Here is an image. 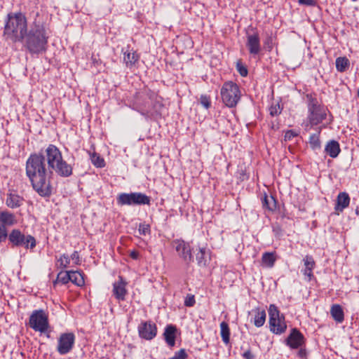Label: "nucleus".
<instances>
[{
  "label": "nucleus",
  "instance_id": "nucleus-52",
  "mask_svg": "<svg viewBox=\"0 0 359 359\" xmlns=\"http://www.w3.org/2000/svg\"><path fill=\"white\" fill-rule=\"evenodd\" d=\"M352 1H357L358 0H351Z\"/></svg>",
  "mask_w": 359,
  "mask_h": 359
},
{
  "label": "nucleus",
  "instance_id": "nucleus-16",
  "mask_svg": "<svg viewBox=\"0 0 359 359\" xmlns=\"http://www.w3.org/2000/svg\"><path fill=\"white\" fill-rule=\"evenodd\" d=\"M127 283L121 276H118V280L113 283L112 292L115 298L118 301H124L128 293L126 288Z\"/></svg>",
  "mask_w": 359,
  "mask_h": 359
},
{
  "label": "nucleus",
  "instance_id": "nucleus-49",
  "mask_svg": "<svg viewBox=\"0 0 359 359\" xmlns=\"http://www.w3.org/2000/svg\"><path fill=\"white\" fill-rule=\"evenodd\" d=\"M130 256L133 259H137L139 257V252L137 251L133 250L130 252Z\"/></svg>",
  "mask_w": 359,
  "mask_h": 359
},
{
  "label": "nucleus",
  "instance_id": "nucleus-21",
  "mask_svg": "<svg viewBox=\"0 0 359 359\" xmlns=\"http://www.w3.org/2000/svg\"><path fill=\"white\" fill-rule=\"evenodd\" d=\"M305 269L303 270V274L307 277V280H311L313 276V269L315 266V262L311 256L306 255L304 259Z\"/></svg>",
  "mask_w": 359,
  "mask_h": 359
},
{
  "label": "nucleus",
  "instance_id": "nucleus-42",
  "mask_svg": "<svg viewBox=\"0 0 359 359\" xmlns=\"http://www.w3.org/2000/svg\"><path fill=\"white\" fill-rule=\"evenodd\" d=\"M201 104L205 108L208 109L210 107V101L209 97L206 95H201L200 97Z\"/></svg>",
  "mask_w": 359,
  "mask_h": 359
},
{
  "label": "nucleus",
  "instance_id": "nucleus-18",
  "mask_svg": "<svg viewBox=\"0 0 359 359\" xmlns=\"http://www.w3.org/2000/svg\"><path fill=\"white\" fill-rule=\"evenodd\" d=\"M17 223L15 215L8 211L4 210L0 212V225L6 226H11Z\"/></svg>",
  "mask_w": 359,
  "mask_h": 359
},
{
  "label": "nucleus",
  "instance_id": "nucleus-43",
  "mask_svg": "<svg viewBox=\"0 0 359 359\" xmlns=\"http://www.w3.org/2000/svg\"><path fill=\"white\" fill-rule=\"evenodd\" d=\"M298 135V133L292 130H287L284 136V140L285 141H290L293 137Z\"/></svg>",
  "mask_w": 359,
  "mask_h": 359
},
{
  "label": "nucleus",
  "instance_id": "nucleus-36",
  "mask_svg": "<svg viewBox=\"0 0 359 359\" xmlns=\"http://www.w3.org/2000/svg\"><path fill=\"white\" fill-rule=\"evenodd\" d=\"M236 69L241 76H246L248 75V69L241 62H237Z\"/></svg>",
  "mask_w": 359,
  "mask_h": 359
},
{
  "label": "nucleus",
  "instance_id": "nucleus-14",
  "mask_svg": "<svg viewBox=\"0 0 359 359\" xmlns=\"http://www.w3.org/2000/svg\"><path fill=\"white\" fill-rule=\"evenodd\" d=\"M173 245L179 255L185 262L189 263L193 261L191 248L188 243H186L182 240H176L174 241Z\"/></svg>",
  "mask_w": 359,
  "mask_h": 359
},
{
  "label": "nucleus",
  "instance_id": "nucleus-33",
  "mask_svg": "<svg viewBox=\"0 0 359 359\" xmlns=\"http://www.w3.org/2000/svg\"><path fill=\"white\" fill-rule=\"evenodd\" d=\"M90 159L92 163L97 168H102L104 166V159L101 158L97 154L93 153L90 156Z\"/></svg>",
  "mask_w": 359,
  "mask_h": 359
},
{
  "label": "nucleus",
  "instance_id": "nucleus-24",
  "mask_svg": "<svg viewBox=\"0 0 359 359\" xmlns=\"http://www.w3.org/2000/svg\"><path fill=\"white\" fill-rule=\"evenodd\" d=\"M330 313L333 319L338 322L342 323L344 319V314L341 306L339 304H334L330 309Z\"/></svg>",
  "mask_w": 359,
  "mask_h": 359
},
{
  "label": "nucleus",
  "instance_id": "nucleus-31",
  "mask_svg": "<svg viewBox=\"0 0 359 359\" xmlns=\"http://www.w3.org/2000/svg\"><path fill=\"white\" fill-rule=\"evenodd\" d=\"M262 205L269 210L273 211L276 209V201L273 196L269 198L265 195L262 199Z\"/></svg>",
  "mask_w": 359,
  "mask_h": 359
},
{
  "label": "nucleus",
  "instance_id": "nucleus-38",
  "mask_svg": "<svg viewBox=\"0 0 359 359\" xmlns=\"http://www.w3.org/2000/svg\"><path fill=\"white\" fill-rule=\"evenodd\" d=\"M60 266L63 268H67L70 264V258L67 255H62L59 259Z\"/></svg>",
  "mask_w": 359,
  "mask_h": 359
},
{
  "label": "nucleus",
  "instance_id": "nucleus-35",
  "mask_svg": "<svg viewBox=\"0 0 359 359\" xmlns=\"http://www.w3.org/2000/svg\"><path fill=\"white\" fill-rule=\"evenodd\" d=\"M138 231L140 235H147L149 234L151 232V226L149 224L140 223L138 227Z\"/></svg>",
  "mask_w": 359,
  "mask_h": 359
},
{
  "label": "nucleus",
  "instance_id": "nucleus-2",
  "mask_svg": "<svg viewBox=\"0 0 359 359\" xmlns=\"http://www.w3.org/2000/svg\"><path fill=\"white\" fill-rule=\"evenodd\" d=\"M27 20L22 12H10L5 20L4 36L13 43L22 42L27 35Z\"/></svg>",
  "mask_w": 359,
  "mask_h": 359
},
{
  "label": "nucleus",
  "instance_id": "nucleus-22",
  "mask_svg": "<svg viewBox=\"0 0 359 359\" xmlns=\"http://www.w3.org/2000/svg\"><path fill=\"white\" fill-rule=\"evenodd\" d=\"M325 151L332 158H336L341 151L339 144L335 140L329 141L325 148Z\"/></svg>",
  "mask_w": 359,
  "mask_h": 359
},
{
  "label": "nucleus",
  "instance_id": "nucleus-32",
  "mask_svg": "<svg viewBox=\"0 0 359 359\" xmlns=\"http://www.w3.org/2000/svg\"><path fill=\"white\" fill-rule=\"evenodd\" d=\"M138 60L137 55L135 53H125L123 56V60L127 66L133 65Z\"/></svg>",
  "mask_w": 359,
  "mask_h": 359
},
{
  "label": "nucleus",
  "instance_id": "nucleus-45",
  "mask_svg": "<svg viewBox=\"0 0 359 359\" xmlns=\"http://www.w3.org/2000/svg\"><path fill=\"white\" fill-rule=\"evenodd\" d=\"M298 2L301 5H305L308 6H316V1L315 0H298Z\"/></svg>",
  "mask_w": 359,
  "mask_h": 359
},
{
  "label": "nucleus",
  "instance_id": "nucleus-9",
  "mask_svg": "<svg viewBox=\"0 0 359 359\" xmlns=\"http://www.w3.org/2000/svg\"><path fill=\"white\" fill-rule=\"evenodd\" d=\"M29 324L34 330L45 332L48 327V317L43 310H36L30 316Z\"/></svg>",
  "mask_w": 359,
  "mask_h": 359
},
{
  "label": "nucleus",
  "instance_id": "nucleus-27",
  "mask_svg": "<svg viewBox=\"0 0 359 359\" xmlns=\"http://www.w3.org/2000/svg\"><path fill=\"white\" fill-rule=\"evenodd\" d=\"M276 260L275 252H264L262 255V261L263 264L268 267H272Z\"/></svg>",
  "mask_w": 359,
  "mask_h": 359
},
{
  "label": "nucleus",
  "instance_id": "nucleus-20",
  "mask_svg": "<svg viewBox=\"0 0 359 359\" xmlns=\"http://www.w3.org/2000/svg\"><path fill=\"white\" fill-rule=\"evenodd\" d=\"M23 201V198L18 194L10 193L7 195L6 204L10 208L14 209L20 207Z\"/></svg>",
  "mask_w": 359,
  "mask_h": 359
},
{
  "label": "nucleus",
  "instance_id": "nucleus-1",
  "mask_svg": "<svg viewBox=\"0 0 359 359\" xmlns=\"http://www.w3.org/2000/svg\"><path fill=\"white\" fill-rule=\"evenodd\" d=\"M53 170L62 177L71 176L73 170L54 144H49L43 153L30 154L26 161V175L34 190L41 197L48 198L52 194L50 180Z\"/></svg>",
  "mask_w": 359,
  "mask_h": 359
},
{
  "label": "nucleus",
  "instance_id": "nucleus-50",
  "mask_svg": "<svg viewBox=\"0 0 359 359\" xmlns=\"http://www.w3.org/2000/svg\"><path fill=\"white\" fill-rule=\"evenodd\" d=\"M355 213H356L357 215H359V210H358V208L356 209Z\"/></svg>",
  "mask_w": 359,
  "mask_h": 359
},
{
  "label": "nucleus",
  "instance_id": "nucleus-30",
  "mask_svg": "<svg viewBox=\"0 0 359 359\" xmlns=\"http://www.w3.org/2000/svg\"><path fill=\"white\" fill-rule=\"evenodd\" d=\"M320 131L319 130L317 133L311 135L309 137V144L313 150H319L321 147L320 141L319 138Z\"/></svg>",
  "mask_w": 359,
  "mask_h": 359
},
{
  "label": "nucleus",
  "instance_id": "nucleus-26",
  "mask_svg": "<svg viewBox=\"0 0 359 359\" xmlns=\"http://www.w3.org/2000/svg\"><path fill=\"white\" fill-rule=\"evenodd\" d=\"M220 334L223 342L225 344H228L230 341V330L227 323L223 321L220 323Z\"/></svg>",
  "mask_w": 359,
  "mask_h": 359
},
{
  "label": "nucleus",
  "instance_id": "nucleus-4",
  "mask_svg": "<svg viewBox=\"0 0 359 359\" xmlns=\"http://www.w3.org/2000/svg\"><path fill=\"white\" fill-rule=\"evenodd\" d=\"M308 103V121L311 126H317L327 116V109L320 104L317 98L311 94L306 95Z\"/></svg>",
  "mask_w": 359,
  "mask_h": 359
},
{
  "label": "nucleus",
  "instance_id": "nucleus-6",
  "mask_svg": "<svg viewBox=\"0 0 359 359\" xmlns=\"http://www.w3.org/2000/svg\"><path fill=\"white\" fill-rule=\"evenodd\" d=\"M269 329L271 332L276 334L284 333L287 329V325L283 314H280L278 307L271 304L269 308Z\"/></svg>",
  "mask_w": 359,
  "mask_h": 359
},
{
  "label": "nucleus",
  "instance_id": "nucleus-34",
  "mask_svg": "<svg viewBox=\"0 0 359 359\" xmlns=\"http://www.w3.org/2000/svg\"><path fill=\"white\" fill-rule=\"evenodd\" d=\"M71 280L70 272H60L58 273L57 280L54 282V284L56 283L57 281L62 283V284L68 283Z\"/></svg>",
  "mask_w": 359,
  "mask_h": 359
},
{
  "label": "nucleus",
  "instance_id": "nucleus-3",
  "mask_svg": "<svg viewBox=\"0 0 359 359\" xmlns=\"http://www.w3.org/2000/svg\"><path fill=\"white\" fill-rule=\"evenodd\" d=\"M24 41L25 48L32 54H39L46 50L48 37L42 25L34 23L29 32L27 31Z\"/></svg>",
  "mask_w": 359,
  "mask_h": 359
},
{
  "label": "nucleus",
  "instance_id": "nucleus-12",
  "mask_svg": "<svg viewBox=\"0 0 359 359\" xmlns=\"http://www.w3.org/2000/svg\"><path fill=\"white\" fill-rule=\"evenodd\" d=\"M161 107L162 105L158 103L154 104L152 109H147L138 103H135L133 104V109L139 112L146 119H150L161 116L160 108Z\"/></svg>",
  "mask_w": 359,
  "mask_h": 359
},
{
  "label": "nucleus",
  "instance_id": "nucleus-23",
  "mask_svg": "<svg viewBox=\"0 0 359 359\" xmlns=\"http://www.w3.org/2000/svg\"><path fill=\"white\" fill-rule=\"evenodd\" d=\"M196 258L199 266H206L208 259L210 258L209 250H208L206 248H199V251L196 254Z\"/></svg>",
  "mask_w": 359,
  "mask_h": 359
},
{
  "label": "nucleus",
  "instance_id": "nucleus-25",
  "mask_svg": "<svg viewBox=\"0 0 359 359\" xmlns=\"http://www.w3.org/2000/svg\"><path fill=\"white\" fill-rule=\"evenodd\" d=\"M255 316L254 318V324L256 327H262L266 321V311L264 309L257 308L255 310Z\"/></svg>",
  "mask_w": 359,
  "mask_h": 359
},
{
  "label": "nucleus",
  "instance_id": "nucleus-39",
  "mask_svg": "<svg viewBox=\"0 0 359 359\" xmlns=\"http://www.w3.org/2000/svg\"><path fill=\"white\" fill-rule=\"evenodd\" d=\"M187 356L188 355L187 354L185 349L182 348L177 351L170 359H186Z\"/></svg>",
  "mask_w": 359,
  "mask_h": 359
},
{
  "label": "nucleus",
  "instance_id": "nucleus-8",
  "mask_svg": "<svg viewBox=\"0 0 359 359\" xmlns=\"http://www.w3.org/2000/svg\"><path fill=\"white\" fill-rule=\"evenodd\" d=\"M8 241L13 247H24L33 250L36 245V239L32 235L25 236L19 229H13L8 234Z\"/></svg>",
  "mask_w": 359,
  "mask_h": 359
},
{
  "label": "nucleus",
  "instance_id": "nucleus-13",
  "mask_svg": "<svg viewBox=\"0 0 359 359\" xmlns=\"http://www.w3.org/2000/svg\"><path fill=\"white\" fill-rule=\"evenodd\" d=\"M286 344L291 348L296 349L304 344L305 338L297 328H292L290 334L286 339Z\"/></svg>",
  "mask_w": 359,
  "mask_h": 359
},
{
  "label": "nucleus",
  "instance_id": "nucleus-48",
  "mask_svg": "<svg viewBox=\"0 0 359 359\" xmlns=\"http://www.w3.org/2000/svg\"><path fill=\"white\" fill-rule=\"evenodd\" d=\"M297 355L300 358H302V359L306 358V349L300 347V349L298 351Z\"/></svg>",
  "mask_w": 359,
  "mask_h": 359
},
{
  "label": "nucleus",
  "instance_id": "nucleus-40",
  "mask_svg": "<svg viewBox=\"0 0 359 359\" xmlns=\"http://www.w3.org/2000/svg\"><path fill=\"white\" fill-rule=\"evenodd\" d=\"M196 303L195 297L193 294H187L184 299V305L188 307L193 306Z\"/></svg>",
  "mask_w": 359,
  "mask_h": 359
},
{
  "label": "nucleus",
  "instance_id": "nucleus-10",
  "mask_svg": "<svg viewBox=\"0 0 359 359\" xmlns=\"http://www.w3.org/2000/svg\"><path fill=\"white\" fill-rule=\"evenodd\" d=\"M75 335L72 332H65L60 334L57 346V351L60 355L69 353L74 345Z\"/></svg>",
  "mask_w": 359,
  "mask_h": 359
},
{
  "label": "nucleus",
  "instance_id": "nucleus-47",
  "mask_svg": "<svg viewBox=\"0 0 359 359\" xmlns=\"http://www.w3.org/2000/svg\"><path fill=\"white\" fill-rule=\"evenodd\" d=\"M243 357L245 358V359H253L254 358V355L252 353L251 351L250 350H247L246 351H245L243 354H242Z\"/></svg>",
  "mask_w": 359,
  "mask_h": 359
},
{
  "label": "nucleus",
  "instance_id": "nucleus-44",
  "mask_svg": "<svg viewBox=\"0 0 359 359\" xmlns=\"http://www.w3.org/2000/svg\"><path fill=\"white\" fill-rule=\"evenodd\" d=\"M264 47L268 51H271L273 48V38L269 36L264 42Z\"/></svg>",
  "mask_w": 359,
  "mask_h": 359
},
{
  "label": "nucleus",
  "instance_id": "nucleus-29",
  "mask_svg": "<svg viewBox=\"0 0 359 359\" xmlns=\"http://www.w3.org/2000/svg\"><path fill=\"white\" fill-rule=\"evenodd\" d=\"M336 68L338 72H344L349 66V60L346 57H339L336 59Z\"/></svg>",
  "mask_w": 359,
  "mask_h": 359
},
{
  "label": "nucleus",
  "instance_id": "nucleus-5",
  "mask_svg": "<svg viewBox=\"0 0 359 359\" xmlns=\"http://www.w3.org/2000/svg\"><path fill=\"white\" fill-rule=\"evenodd\" d=\"M222 102L229 108L235 107L241 100V90L233 81H226L220 90Z\"/></svg>",
  "mask_w": 359,
  "mask_h": 359
},
{
  "label": "nucleus",
  "instance_id": "nucleus-11",
  "mask_svg": "<svg viewBox=\"0 0 359 359\" xmlns=\"http://www.w3.org/2000/svg\"><path fill=\"white\" fill-rule=\"evenodd\" d=\"M138 332L141 338L151 340L157 334V327L155 323L151 321L142 322L138 326Z\"/></svg>",
  "mask_w": 359,
  "mask_h": 359
},
{
  "label": "nucleus",
  "instance_id": "nucleus-37",
  "mask_svg": "<svg viewBox=\"0 0 359 359\" xmlns=\"http://www.w3.org/2000/svg\"><path fill=\"white\" fill-rule=\"evenodd\" d=\"M281 110L282 109L280 108V104L278 103L272 105L269 109L270 114L272 116H276L280 114L281 113Z\"/></svg>",
  "mask_w": 359,
  "mask_h": 359
},
{
  "label": "nucleus",
  "instance_id": "nucleus-17",
  "mask_svg": "<svg viewBox=\"0 0 359 359\" xmlns=\"http://www.w3.org/2000/svg\"><path fill=\"white\" fill-rule=\"evenodd\" d=\"M176 332L177 328L173 325H168L165 328L163 333L164 339L170 347H173L175 345Z\"/></svg>",
  "mask_w": 359,
  "mask_h": 359
},
{
  "label": "nucleus",
  "instance_id": "nucleus-19",
  "mask_svg": "<svg viewBox=\"0 0 359 359\" xmlns=\"http://www.w3.org/2000/svg\"><path fill=\"white\" fill-rule=\"evenodd\" d=\"M350 203V197L346 192H341L337 196V204L334 208L337 212H342Z\"/></svg>",
  "mask_w": 359,
  "mask_h": 359
},
{
  "label": "nucleus",
  "instance_id": "nucleus-46",
  "mask_svg": "<svg viewBox=\"0 0 359 359\" xmlns=\"http://www.w3.org/2000/svg\"><path fill=\"white\" fill-rule=\"evenodd\" d=\"M70 259H72L75 264H79V262H80V257H79V254L77 251H74L72 255H71V257H69Z\"/></svg>",
  "mask_w": 359,
  "mask_h": 359
},
{
  "label": "nucleus",
  "instance_id": "nucleus-41",
  "mask_svg": "<svg viewBox=\"0 0 359 359\" xmlns=\"http://www.w3.org/2000/svg\"><path fill=\"white\" fill-rule=\"evenodd\" d=\"M7 238H8V235L6 228L0 225V243L5 241Z\"/></svg>",
  "mask_w": 359,
  "mask_h": 359
},
{
  "label": "nucleus",
  "instance_id": "nucleus-51",
  "mask_svg": "<svg viewBox=\"0 0 359 359\" xmlns=\"http://www.w3.org/2000/svg\"><path fill=\"white\" fill-rule=\"evenodd\" d=\"M358 97H359V88H358Z\"/></svg>",
  "mask_w": 359,
  "mask_h": 359
},
{
  "label": "nucleus",
  "instance_id": "nucleus-15",
  "mask_svg": "<svg viewBox=\"0 0 359 359\" xmlns=\"http://www.w3.org/2000/svg\"><path fill=\"white\" fill-rule=\"evenodd\" d=\"M246 46L252 55H258L261 50L260 38L257 32L247 35Z\"/></svg>",
  "mask_w": 359,
  "mask_h": 359
},
{
  "label": "nucleus",
  "instance_id": "nucleus-28",
  "mask_svg": "<svg viewBox=\"0 0 359 359\" xmlns=\"http://www.w3.org/2000/svg\"><path fill=\"white\" fill-rule=\"evenodd\" d=\"M70 281L77 286H82L85 281L83 274L77 271H70Z\"/></svg>",
  "mask_w": 359,
  "mask_h": 359
},
{
  "label": "nucleus",
  "instance_id": "nucleus-7",
  "mask_svg": "<svg viewBox=\"0 0 359 359\" xmlns=\"http://www.w3.org/2000/svg\"><path fill=\"white\" fill-rule=\"evenodd\" d=\"M118 205H149L150 197L141 192L121 193L116 198Z\"/></svg>",
  "mask_w": 359,
  "mask_h": 359
}]
</instances>
